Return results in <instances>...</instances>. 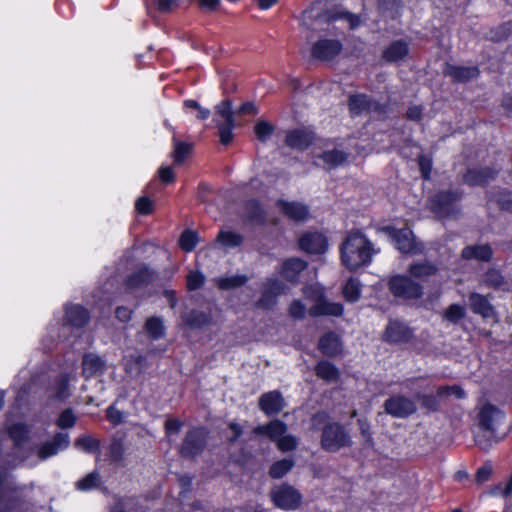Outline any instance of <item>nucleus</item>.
I'll return each mask as SVG.
<instances>
[{"label": "nucleus", "mask_w": 512, "mask_h": 512, "mask_svg": "<svg viewBox=\"0 0 512 512\" xmlns=\"http://www.w3.org/2000/svg\"><path fill=\"white\" fill-rule=\"evenodd\" d=\"M340 251L342 263L349 270L369 265L373 255L378 252L360 232L349 233L342 243Z\"/></svg>", "instance_id": "f257e3e1"}, {"label": "nucleus", "mask_w": 512, "mask_h": 512, "mask_svg": "<svg viewBox=\"0 0 512 512\" xmlns=\"http://www.w3.org/2000/svg\"><path fill=\"white\" fill-rule=\"evenodd\" d=\"M304 295L307 300L313 302L309 308V314L317 316H341L343 314V305L340 303L329 302L324 295V288L320 284H314L304 289Z\"/></svg>", "instance_id": "f03ea898"}, {"label": "nucleus", "mask_w": 512, "mask_h": 512, "mask_svg": "<svg viewBox=\"0 0 512 512\" xmlns=\"http://www.w3.org/2000/svg\"><path fill=\"white\" fill-rule=\"evenodd\" d=\"M287 425L280 420H273L266 425H259L253 429L256 435L267 436L275 442L277 448L282 452H289L297 447V438L286 434Z\"/></svg>", "instance_id": "7ed1b4c3"}, {"label": "nucleus", "mask_w": 512, "mask_h": 512, "mask_svg": "<svg viewBox=\"0 0 512 512\" xmlns=\"http://www.w3.org/2000/svg\"><path fill=\"white\" fill-rule=\"evenodd\" d=\"M320 444L325 451L337 452L342 448L350 447L352 441L343 425L329 422L322 429Z\"/></svg>", "instance_id": "20e7f679"}, {"label": "nucleus", "mask_w": 512, "mask_h": 512, "mask_svg": "<svg viewBox=\"0 0 512 512\" xmlns=\"http://www.w3.org/2000/svg\"><path fill=\"white\" fill-rule=\"evenodd\" d=\"M274 505L282 510H296L302 501L298 490L288 484L275 486L270 492Z\"/></svg>", "instance_id": "39448f33"}, {"label": "nucleus", "mask_w": 512, "mask_h": 512, "mask_svg": "<svg viewBox=\"0 0 512 512\" xmlns=\"http://www.w3.org/2000/svg\"><path fill=\"white\" fill-rule=\"evenodd\" d=\"M70 437L68 433H56L53 438L46 440L33 448V452L39 461H45L50 457L57 455L69 447Z\"/></svg>", "instance_id": "423d86ee"}, {"label": "nucleus", "mask_w": 512, "mask_h": 512, "mask_svg": "<svg viewBox=\"0 0 512 512\" xmlns=\"http://www.w3.org/2000/svg\"><path fill=\"white\" fill-rule=\"evenodd\" d=\"M389 288L394 296L405 299H417L423 294V288L420 284L402 275L392 277L389 281Z\"/></svg>", "instance_id": "0eeeda50"}, {"label": "nucleus", "mask_w": 512, "mask_h": 512, "mask_svg": "<svg viewBox=\"0 0 512 512\" xmlns=\"http://www.w3.org/2000/svg\"><path fill=\"white\" fill-rule=\"evenodd\" d=\"M343 49L339 38L320 37L311 47V55L320 61H331L337 57Z\"/></svg>", "instance_id": "6e6552de"}, {"label": "nucleus", "mask_w": 512, "mask_h": 512, "mask_svg": "<svg viewBox=\"0 0 512 512\" xmlns=\"http://www.w3.org/2000/svg\"><path fill=\"white\" fill-rule=\"evenodd\" d=\"M386 231L393 239L396 248L405 254H418L422 252L423 246L415 242L413 233L408 228L395 229L387 227Z\"/></svg>", "instance_id": "1a4fd4ad"}, {"label": "nucleus", "mask_w": 512, "mask_h": 512, "mask_svg": "<svg viewBox=\"0 0 512 512\" xmlns=\"http://www.w3.org/2000/svg\"><path fill=\"white\" fill-rule=\"evenodd\" d=\"M460 197L456 192H440L431 199L430 208L441 218L451 217L456 212V202Z\"/></svg>", "instance_id": "9d476101"}, {"label": "nucleus", "mask_w": 512, "mask_h": 512, "mask_svg": "<svg viewBox=\"0 0 512 512\" xmlns=\"http://www.w3.org/2000/svg\"><path fill=\"white\" fill-rule=\"evenodd\" d=\"M505 414L496 406L486 403L478 413V424L484 431L494 433L504 422Z\"/></svg>", "instance_id": "9b49d317"}, {"label": "nucleus", "mask_w": 512, "mask_h": 512, "mask_svg": "<svg viewBox=\"0 0 512 512\" xmlns=\"http://www.w3.org/2000/svg\"><path fill=\"white\" fill-rule=\"evenodd\" d=\"M207 433L203 428H193L187 432L180 453L184 457H194L204 449Z\"/></svg>", "instance_id": "f8f14e48"}, {"label": "nucleus", "mask_w": 512, "mask_h": 512, "mask_svg": "<svg viewBox=\"0 0 512 512\" xmlns=\"http://www.w3.org/2000/svg\"><path fill=\"white\" fill-rule=\"evenodd\" d=\"M7 479L6 471L0 469V512H26L24 503L15 496V491H9L4 483Z\"/></svg>", "instance_id": "ddd939ff"}, {"label": "nucleus", "mask_w": 512, "mask_h": 512, "mask_svg": "<svg viewBox=\"0 0 512 512\" xmlns=\"http://www.w3.org/2000/svg\"><path fill=\"white\" fill-rule=\"evenodd\" d=\"M385 411L396 418H406L416 411L413 400L404 396H393L384 403Z\"/></svg>", "instance_id": "4468645a"}, {"label": "nucleus", "mask_w": 512, "mask_h": 512, "mask_svg": "<svg viewBox=\"0 0 512 512\" xmlns=\"http://www.w3.org/2000/svg\"><path fill=\"white\" fill-rule=\"evenodd\" d=\"M285 292V285L278 279H268L264 284L261 298L256 305L259 308L269 309L276 304L277 297Z\"/></svg>", "instance_id": "2eb2a0df"}, {"label": "nucleus", "mask_w": 512, "mask_h": 512, "mask_svg": "<svg viewBox=\"0 0 512 512\" xmlns=\"http://www.w3.org/2000/svg\"><path fill=\"white\" fill-rule=\"evenodd\" d=\"M349 109L353 115H359L362 113L384 112V106L371 100L365 94L351 95L349 98Z\"/></svg>", "instance_id": "dca6fc26"}, {"label": "nucleus", "mask_w": 512, "mask_h": 512, "mask_svg": "<svg viewBox=\"0 0 512 512\" xmlns=\"http://www.w3.org/2000/svg\"><path fill=\"white\" fill-rule=\"evenodd\" d=\"M300 248L311 254H321L327 250V240L321 233H306L299 240Z\"/></svg>", "instance_id": "f3484780"}, {"label": "nucleus", "mask_w": 512, "mask_h": 512, "mask_svg": "<svg viewBox=\"0 0 512 512\" xmlns=\"http://www.w3.org/2000/svg\"><path fill=\"white\" fill-rule=\"evenodd\" d=\"M284 406V399L279 391L264 393L259 399V407L267 416L280 413Z\"/></svg>", "instance_id": "a211bd4d"}, {"label": "nucleus", "mask_w": 512, "mask_h": 512, "mask_svg": "<svg viewBox=\"0 0 512 512\" xmlns=\"http://www.w3.org/2000/svg\"><path fill=\"white\" fill-rule=\"evenodd\" d=\"M314 133L308 129H294L287 131L285 142L287 146L297 150H304L312 144Z\"/></svg>", "instance_id": "6ab92c4d"}, {"label": "nucleus", "mask_w": 512, "mask_h": 512, "mask_svg": "<svg viewBox=\"0 0 512 512\" xmlns=\"http://www.w3.org/2000/svg\"><path fill=\"white\" fill-rule=\"evenodd\" d=\"M276 204L279 210L291 220L304 221L308 218L309 209L300 202L278 200Z\"/></svg>", "instance_id": "aec40b11"}, {"label": "nucleus", "mask_w": 512, "mask_h": 512, "mask_svg": "<svg viewBox=\"0 0 512 512\" xmlns=\"http://www.w3.org/2000/svg\"><path fill=\"white\" fill-rule=\"evenodd\" d=\"M412 337L411 329L403 323L391 321L386 327L384 339L390 343L408 342Z\"/></svg>", "instance_id": "412c9836"}, {"label": "nucleus", "mask_w": 512, "mask_h": 512, "mask_svg": "<svg viewBox=\"0 0 512 512\" xmlns=\"http://www.w3.org/2000/svg\"><path fill=\"white\" fill-rule=\"evenodd\" d=\"M469 301L473 313L481 315L483 318H493L496 316L495 309L487 297L479 293H471Z\"/></svg>", "instance_id": "4be33fe9"}, {"label": "nucleus", "mask_w": 512, "mask_h": 512, "mask_svg": "<svg viewBox=\"0 0 512 512\" xmlns=\"http://www.w3.org/2000/svg\"><path fill=\"white\" fill-rule=\"evenodd\" d=\"M82 373L86 378L103 374L106 369L105 361L96 354H86L82 361Z\"/></svg>", "instance_id": "5701e85b"}, {"label": "nucleus", "mask_w": 512, "mask_h": 512, "mask_svg": "<svg viewBox=\"0 0 512 512\" xmlns=\"http://www.w3.org/2000/svg\"><path fill=\"white\" fill-rule=\"evenodd\" d=\"M155 280V273L148 267L144 266L135 273L131 274L126 285L128 289L134 290L152 283Z\"/></svg>", "instance_id": "b1692460"}, {"label": "nucleus", "mask_w": 512, "mask_h": 512, "mask_svg": "<svg viewBox=\"0 0 512 512\" xmlns=\"http://www.w3.org/2000/svg\"><path fill=\"white\" fill-rule=\"evenodd\" d=\"M318 348L324 355L336 356L342 351V344L337 334L329 332L320 338Z\"/></svg>", "instance_id": "393cba45"}, {"label": "nucleus", "mask_w": 512, "mask_h": 512, "mask_svg": "<svg viewBox=\"0 0 512 512\" xmlns=\"http://www.w3.org/2000/svg\"><path fill=\"white\" fill-rule=\"evenodd\" d=\"M444 73L450 76L454 81L466 82L479 75L477 67H464L455 65H446Z\"/></svg>", "instance_id": "a878e982"}, {"label": "nucleus", "mask_w": 512, "mask_h": 512, "mask_svg": "<svg viewBox=\"0 0 512 512\" xmlns=\"http://www.w3.org/2000/svg\"><path fill=\"white\" fill-rule=\"evenodd\" d=\"M66 320L71 327L81 328L88 322L89 313L80 305H71L66 308Z\"/></svg>", "instance_id": "bb28decb"}, {"label": "nucleus", "mask_w": 512, "mask_h": 512, "mask_svg": "<svg viewBox=\"0 0 512 512\" xmlns=\"http://www.w3.org/2000/svg\"><path fill=\"white\" fill-rule=\"evenodd\" d=\"M409 53L408 44L403 40L392 42L384 51L383 59L388 62H396L404 59Z\"/></svg>", "instance_id": "cd10ccee"}, {"label": "nucleus", "mask_w": 512, "mask_h": 512, "mask_svg": "<svg viewBox=\"0 0 512 512\" xmlns=\"http://www.w3.org/2000/svg\"><path fill=\"white\" fill-rule=\"evenodd\" d=\"M493 252L489 245H475L468 246L463 249L462 257L464 259H477L480 261H489L492 258Z\"/></svg>", "instance_id": "c85d7f7f"}, {"label": "nucleus", "mask_w": 512, "mask_h": 512, "mask_svg": "<svg viewBox=\"0 0 512 512\" xmlns=\"http://www.w3.org/2000/svg\"><path fill=\"white\" fill-rule=\"evenodd\" d=\"M307 266V263L299 258H290L283 263L281 274L288 281H295L300 272Z\"/></svg>", "instance_id": "c756f323"}, {"label": "nucleus", "mask_w": 512, "mask_h": 512, "mask_svg": "<svg viewBox=\"0 0 512 512\" xmlns=\"http://www.w3.org/2000/svg\"><path fill=\"white\" fill-rule=\"evenodd\" d=\"M497 171L491 168L471 169L465 175V181L470 185H479L493 179Z\"/></svg>", "instance_id": "7c9ffc66"}, {"label": "nucleus", "mask_w": 512, "mask_h": 512, "mask_svg": "<svg viewBox=\"0 0 512 512\" xmlns=\"http://www.w3.org/2000/svg\"><path fill=\"white\" fill-rule=\"evenodd\" d=\"M319 157L323 161V167L327 169L337 167L347 160V154L337 149L325 151Z\"/></svg>", "instance_id": "2f4dec72"}, {"label": "nucleus", "mask_w": 512, "mask_h": 512, "mask_svg": "<svg viewBox=\"0 0 512 512\" xmlns=\"http://www.w3.org/2000/svg\"><path fill=\"white\" fill-rule=\"evenodd\" d=\"M437 270V267L428 261L412 264L408 269L411 276L420 279H425L434 275Z\"/></svg>", "instance_id": "473e14b6"}, {"label": "nucleus", "mask_w": 512, "mask_h": 512, "mask_svg": "<svg viewBox=\"0 0 512 512\" xmlns=\"http://www.w3.org/2000/svg\"><path fill=\"white\" fill-rule=\"evenodd\" d=\"M316 375L326 381L334 382L339 377V371L335 365L328 361H321L317 364Z\"/></svg>", "instance_id": "72a5a7b5"}, {"label": "nucleus", "mask_w": 512, "mask_h": 512, "mask_svg": "<svg viewBox=\"0 0 512 512\" xmlns=\"http://www.w3.org/2000/svg\"><path fill=\"white\" fill-rule=\"evenodd\" d=\"M69 375H61L51 388V396L57 400H64L69 396Z\"/></svg>", "instance_id": "f704fd0d"}, {"label": "nucleus", "mask_w": 512, "mask_h": 512, "mask_svg": "<svg viewBox=\"0 0 512 512\" xmlns=\"http://www.w3.org/2000/svg\"><path fill=\"white\" fill-rule=\"evenodd\" d=\"M343 296L348 302H356L361 296V283L356 278H349L343 286Z\"/></svg>", "instance_id": "c9c22d12"}, {"label": "nucleus", "mask_w": 512, "mask_h": 512, "mask_svg": "<svg viewBox=\"0 0 512 512\" xmlns=\"http://www.w3.org/2000/svg\"><path fill=\"white\" fill-rule=\"evenodd\" d=\"M145 330L152 339H159L164 336L165 327L159 317H150L145 323Z\"/></svg>", "instance_id": "e433bc0d"}, {"label": "nucleus", "mask_w": 512, "mask_h": 512, "mask_svg": "<svg viewBox=\"0 0 512 512\" xmlns=\"http://www.w3.org/2000/svg\"><path fill=\"white\" fill-rule=\"evenodd\" d=\"M248 278L245 275H233L229 277H219L215 280L216 285L223 290L240 287L247 282Z\"/></svg>", "instance_id": "4c0bfd02"}, {"label": "nucleus", "mask_w": 512, "mask_h": 512, "mask_svg": "<svg viewBox=\"0 0 512 512\" xmlns=\"http://www.w3.org/2000/svg\"><path fill=\"white\" fill-rule=\"evenodd\" d=\"M294 466L292 459H282L275 462L269 471V474L274 479H280L285 476Z\"/></svg>", "instance_id": "58836bf2"}, {"label": "nucleus", "mask_w": 512, "mask_h": 512, "mask_svg": "<svg viewBox=\"0 0 512 512\" xmlns=\"http://www.w3.org/2000/svg\"><path fill=\"white\" fill-rule=\"evenodd\" d=\"M216 117L221 123L234 122L232 104L229 100H224L215 107Z\"/></svg>", "instance_id": "ea45409f"}, {"label": "nucleus", "mask_w": 512, "mask_h": 512, "mask_svg": "<svg viewBox=\"0 0 512 512\" xmlns=\"http://www.w3.org/2000/svg\"><path fill=\"white\" fill-rule=\"evenodd\" d=\"M173 145H174V151H173L174 162L176 164H180L185 160L187 155L191 152L192 144L184 142V141H179L176 138H174Z\"/></svg>", "instance_id": "a19ab883"}, {"label": "nucleus", "mask_w": 512, "mask_h": 512, "mask_svg": "<svg viewBox=\"0 0 512 512\" xmlns=\"http://www.w3.org/2000/svg\"><path fill=\"white\" fill-rule=\"evenodd\" d=\"M489 203H496L502 210L512 211V193L507 191H498L489 198Z\"/></svg>", "instance_id": "79ce46f5"}, {"label": "nucleus", "mask_w": 512, "mask_h": 512, "mask_svg": "<svg viewBox=\"0 0 512 512\" xmlns=\"http://www.w3.org/2000/svg\"><path fill=\"white\" fill-rule=\"evenodd\" d=\"M101 483L100 475L98 472L93 471L86 475L84 478L76 483V487L81 491H89L98 487Z\"/></svg>", "instance_id": "37998d69"}, {"label": "nucleus", "mask_w": 512, "mask_h": 512, "mask_svg": "<svg viewBox=\"0 0 512 512\" xmlns=\"http://www.w3.org/2000/svg\"><path fill=\"white\" fill-rule=\"evenodd\" d=\"M217 240L226 247L234 248L242 243V236L232 231H220Z\"/></svg>", "instance_id": "c03bdc74"}, {"label": "nucleus", "mask_w": 512, "mask_h": 512, "mask_svg": "<svg viewBox=\"0 0 512 512\" xmlns=\"http://www.w3.org/2000/svg\"><path fill=\"white\" fill-rule=\"evenodd\" d=\"M198 243V234L192 230H185L179 239V245L182 250L191 252Z\"/></svg>", "instance_id": "a18cd8bd"}, {"label": "nucleus", "mask_w": 512, "mask_h": 512, "mask_svg": "<svg viewBox=\"0 0 512 512\" xmlns=\"http://www.w3.org/2000/svg\"><path fill=\"white\" fill-rule=\"evenodd\" d=\"M214 121L219 130L220 142L223 145H228L233 139V128L235 123H221L219 119H214Z\"/></svg>", "instance_id": "49530a36"}, {"label": "nucleus", "mask_w": 512, "mask_h": 512, "mask_svg": "<svg viewBox=\"0 0 512 512\" xmlns=\"http://www.w3.org/2000/svg\"><path fill=\"white\" fill-rule=\"evenodd\" d=\"M466 312L464 307L458 304L450 305L443 313V318L451 323H458L462 318H464Z\"/></svg>", "instance_id": "de8ad7c7"}, {"label": "nucleus", "mask_w": 512, "mask_h": 512, "mask_svg": "<svg viewBox=\"0 0 512 512\" xmlns=\"http://www.w3.org/2000/svg\"><path fill=\"white\" fill-rule=\"evenodd\" d=\"M256 137L259 141L265 142L273 134L274 127L267 121H258L254 127Z\"/></svg>", "instance_id": "09e8293b"}, {"label": "nucleus", "mask_w": 512, "mask_h": 512, "mask_svg": "<svg viewBox=\"0 0 512 512\" xmlns=\"http://www.w3.org/2000/svg\"><path fill=\"white\" fill-rule=\"evenodd\" d=\"M75 446L85 452L92 453L99 448V441L90 436H83L76 440Z\"/></svg>", "instance_id": "8fccbe9b"}, {"label": "nucleus", "mask_w": 512, "mask_h": 512, "mask_svg": "<svg viewBox=\"0 0 512 512\" xmlns=\"http://www.w3.org/2000/svg\"><path fill=\"white\" fill-rule=\"evenodd\" d=\"M76 423V417L71 409L64 410L57 419V426L61 429L71 428Z\"/></svg>", "instance_id": "3c124183"}, {"label": "nucleus", "mask_w": 512, "mask_h": 512, "mask_svg": "<svg viewBox=\"0 0 512 512\" xmlns=\"http://www.w3.org/2000/svg\"><path fill=\"white\" fill-rule=\"evenodd\" d=\"M448 395H454L458 399H462L466 396L465 391L458 385L453 386H441L437 389V396L444 397Z\"/></svg>", "instance_id": "603ef678"}, {"label": "nucleus", "mask_w": 512, "mask_h": 512, "mask_svg": "<svg viewBox=\"0 0 512 512\" xmlns=\"http://www.w3.org/2000/svg\"><path fill=\"white\" fill-rule=\"evenodd\" d=\"M503 276L498 270L490 269L487 271L484 277V282L490 287H500L503 284Z\"/></svg>", "instance_id": "864d4df0"}, {"label": "nucleus", "mask_w": 512, "mask_h": 512, "mask_svg": "<svg viewBox=\"0 0 512 512\" xmlns=\"http://www.w3.org/2000/svg\"><path fill=\"white\" fill-rule=\"evenodd\" d=\"M246 208L248 210L247 216L250 220H255V221L263 220V210L257 201L251 200V201L247 202Z\"/></svg>", "instance_id": "5fc2aeb1"}, {"label": "nucleus", "mask_w": 512, "mask_h": 512, "mask_svg": "<svg viewBox=\"0 0 512 512\" xmlns=\"http://www.w3.org/2000/svg\"><path fill=\"white\" fill-rule=\"evenodd\" d=\"M185 0H156V7L162 13H169L181 6Z\"/></svg>", "instance_id": "6e6d98bb"}, {"label": "nucleus", "mask_w": 512, "mask_h": 512, "mask_svg": "<svg viewBox=\"0 0 512 512\" xmlns=\"http://www.w3.org/2000/svg\"><path fill=\"white\" fill-rule=\"evenodd\" d=\"M204 276L200 272L192 271L187 275V288L190 291L200 288L204 283Z\"/></svg>", "instance_id": "4d7b16f0"}, {"label": "nucleus", "mask_w": 512, "mask_h": 512, "mask_svg": "<svg viewBox=\"0 0 512 512\" xmlns=\"http://www.w3.org/2000/svg\"><path fill=\"white\" fill-rule=\"evenodd\" d=\"M359 429L361 432V435L366 443L367 446L372 447L374 444L372 433L370 430V424L366 419H359L358 420Z\"/></svg>", "instance_id": "13d9d810"}, {"label": "nucleus", "mask_w": 512, "mask_h": 512, "mask_svg": "<svg viewBox=\"0 0 512 512\" xmlns=\"http://www.w3.org/2000/svg\"><path fill=\"white\" fill-rule=\"evenodd\" d=\"M136 211L142 215H148L153 210V203L148 197H140L135 203Z\"/></svg>", "instance_id": "bf43d9fd"}, {"label": "nucleus", "mask_w": 512, "mask_h": 512, "mask_svg": "<svg viewBox=\"0 0 512 512\" xmlns=\"http://www.w3.org/2000/svg\"><path fill=\"white\" fill-rule=\"evenodd\" d=\"M306 311V306L300 300H294L289 307V314L294 319L304 318Z\"/></svg>", "instance_id": "052dcab7"}, {"label": "nucleus", "mask_w": 512, "mask_h": 512, "mask_svg": "<svg viewBox=\"0 0 512 512\" xmlns=\"http://www.w3.org/2000/svg\"><path fill=\"white\" fill-rule=\"evenodd\" d=\"M418 164H419V168H420V171H421V174L423 176L424 179H429L430 178V173H431V170H432V161L430 158L424 156V155H421L419 156L418 158Z\"/></svg>", "instance_id": "680f3d73"}, {"label": "nucleus", "mask_w": 512, "mask_h": 512, "mask_svg": "<svg viewBox=\"0 0 512 512\" xmlns=\"http://www.w3.org/2000/svg\"><path fill=\"white\" fill-rule=\"evenodd\" d=\"M107 419L114 425H118L123 422L124 414L122 411L117 409L115 405H111L107 409Z\"/></svg>", "instance_id": "e2e57ef3"}, {"label": "nucleus", "mask_w": 512, "mask_h": 512, "mask_svg": "<svg viewBox=\"0 0 512 512\" xmlns=\"http://www.w3.org/2000/svg\"><path fill=\"white\" fill-rule=\"evenodd\" d=\"M183 427V422L178 419H168L165 422V432L167 436H171L172 434H178Z\"/></svg>", "instance_id": "0e129e2a"}, {"label": "nucleus", "mask_w": 512, "mask_h": 512, "mask_svg": "<svg viewBox=\"0 0 512 512\" xmlns=\"http://www.w3.org/2000/svg\"><path fill=\"white\" fill-rule=\"evenodd\" d=\"M400 7V3L398 0H379V8L383 13L388 12L389 10L398 12Z\"/></svg>", "instance_id": "69168bd1"}, {"label": "nucleus", "mask_w": 512, "mask_h": 512, "mask_svg": "<svg viewBox=\"0 0 512 512\" xmlns=\"http://www.w3.org/2000/svg\"><path fill=\"white\" fill-rule=\"evenodd\" d=\"M491 473H492L491 466L485 465V466L480 467L476 473V481L478 483L486 482L490 478Z\"/></svg>", "instance_id": "338daca9"}, {"label": "nucleus", "mask_w": 512, "mask_h": 512, "mask_svg": "<svg viewBox=\"0 0 512 512\" xmlns=\"http://www.w3.org/2000/svg\"><path fill=\"white\" fill-rule=\"evenodd\" d=\"M159 177L165 183L174 181V172L171 167H161L159 169Z\"/></svg>", "instance_id": "774afa93"}]
</instances>
